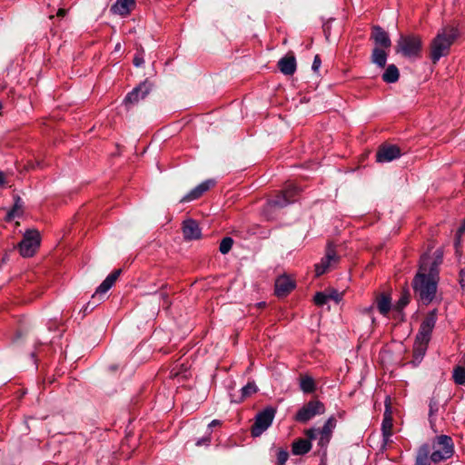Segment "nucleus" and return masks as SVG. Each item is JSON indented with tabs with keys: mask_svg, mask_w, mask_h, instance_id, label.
I'll list each match as a JSON object with an SVG mask.
<instances>
[{
	"mask_svg": "<svg viewBox=\"0 0 465 465\" xmlns=\"http://www.w3.org/2000/svg\"><path fill=\"white\" fill-rule=\"evenodd\" d=\"M442 262V253L436 251L433 256L424 253L420 257V268L413 279L415 296L423 303H430L437 292L439 266Z\"/></svg>",
	"mask_w": 465,
	"mask_h": 465,
	"instance_id": "obj_1",
	"label": "nucleus"
},
{
	"mask_svg": "<svg viewBox=\"0 0 465 465\" xmlns=\"http://www.w3.org/2000/svg\"><path fill=\"white\" fill-rule=\"evenodd\" d=\"M459 35L458 28L453 25H446L439 30L430 45V58L433 64L449 54L450 46L457 40Z\"/></svg>",
	"mask_w": 465,
	"mask_h": 465,
	"instance_id": "obj_2",
	"label": "nucleus"
},
{
	"mask_svg": "<svg viewBox=\"0 0 465 465\" xmlns=\"http://www.w3.org/2000/svg\"><path fill=\"white\" fill-rule=\"evenodd\" d=\"M423 47L422 38L419 35H401L395 45V52L409 59L421 57Z\"/></svg>",
	"mask_w": 465,
	"mask_h": 465,
	"instance_id": "obj_3",
	"label": "nucleus"
},
{
	"mask_svg": "<svg viewBox=\"0 0 465 465\" xmlns=\"http://www.w3.org/2000/svg\"><path fill=\"white\" fill-rule=\"evenodd\" d=\"M429 446L430 448L429 457L434 463L446 460L451 458L454 453L453 440L447 435L436 436Z\"/></svg>",
	"mask_w": 465,
	"mask_h": 465,
	"instance_id": "obj_4",
	"label": "nucleus"
},
{
	"mask_svg": "<svg viewBox=\"0 0 465 465\" xmlns=\"http://www.w3.org/2000/svg\"><path fill=\"white\" fill-rule=\"evenodd\" d=\"M120 274L121 270L119 269L115 270L105 278V280L97 287L94 294L92 296L93 301L86 304L84 312H86L88 310L92 311L96 306V303L104 299V296L114 284Z\"/></svg>",
	"mask_w": 465,
	"mask_h": 465,
	"instance_id": "obj_5",
	"label": "nucleus"
},
{
	"mask_svg": "<svg viewBox=\"0 0 465 465\" xmlns=\"http://www.w3.org/2000/svg\"><path fill=\"white\" fill-rule=\"evenodd\" d=\"M40 245V234L36 230H28L24 234L18 247L23 257H31Z\"/></svg>",
	"mask_w": 465,
	"mask_h": 465,
	"instance_id": "obj_6",
	"label": "nucleus"
},
{
	"mask_svg": "<svg viewBox=\"0 0 465 465\" xmlns=\"http://www.w3.org/2000/svg\"><path fill=\"white\" fill-rule=\"evenodd\" d=\"M275 412V409L268 407L256 415L254 423L251 430L253 437L260 436L271 426L274 419Z\"/></svg>",
	"mask_w": 465,
	"mask_h": 465,
	"instance_id": "obj_7",
	"label": "nucleus"
},
{
	"mask_svg": "<svg viewBox=\"0 0 465 465\" xmlns=\"http://www.w3.org/2000/svg\"><path fill=\"white\" fill-rule=\"evenodd\" d=\"M299 188L292 184L289 183L286 185L285 189L280 192L275 198L269 200L268 206L275 207V208H282L288 205L291 203L295 201V196L299 193Z\"/></svg>",
	"mask_w": 465,
	"mask_h": 465,
	"instance_id": "obj_8",
	"label": "nucleus"
},
{
	"mask_svg": "<svg viewBox=\"0 0 465 465\" xmlns=\"http://www.w3.org/2000/svg\"><path fill=\"white\" fill-rule=\"evenodd\" d=\"M325 407L319 401H311L303 405L296 413L295 420L299 422L305 423L316 415L324 413Z\"/></svg>",
	"mask_w": 465,
	"mask_h": 465,
	"instance_id": "obj_9",
	"label": "nucleus"
},
{
	"mask_svg": "<svg viewBox=\"0 0 465 465\" xmlns=\"http://www.w3.org/2000/svg\"><path fill=\"white\" fill-rule=\"evenodd\" d=\"M340 261V256L336 253L333 247L329 244L326 249L324 257L320 263L315 265V272L317 276H321L328 270L333 268Z\"/></svg>",
	"mask_w": 465,
	"mask_h": 465,
	"instance_id": "obj_10",
	"label": "nucleus"
},
{
	"mask_svg": "<svg viewBox=\"0 0 465 465\" xmlns=\"http://www.w3.org/2000/svg\"><path fill=\"white\" fill-rule=\"evenodd\" d=\"M401 156V149L397 145L384 144L379 147L376 153L378 163L391 162Z\"/></svg>",
	"mask_w": 465,
	"mask_h": 465,
	"instance_id": "obj_11",
	"label": "nucleus"
},
{
	"mask_svg": "<svg viewBox=\"0 0 465 465\" xmlns=\"http://www.w3.org/2000/svg\"><path fill=\"white\" fill-rule=\"evenodd\" d=\"M150 91V85L146 82L142 83L126 95L124 98V104L126 105L135 104L140 100L144 99Z\"/></svg>",
	"mask_w": 465,
	"mask_h": 465,
	"instance_id": "obj_12",
	"label": "nucleus"
},
{
	"mask_svg": "<svg viewBox=\"0 0 465 465\" xmlns=\"http://www.w3.org/2000/svg\"><path fill=\"white\" fill-rule=\"evenodd\" d=\"M215 185V181L213 179L206 180L190 191L185 196L181 199V203H188L199 199L205 192L210 190Z\"/></svg>",
	"mask_w": 465,
	"mask_h": 465,
	"instance_id": "obj_13",
	"label": "nucleus"
},
{
	"mask_svg": "<svg viewBox=\"0 0 465 465\" xmlns=\"http://www.w3.org/2000/svg\"><path fill=\"white\" fill-rule=\"evenodd\" d=\"M183 233L186 241L199 240L202 231L195 220L188 219L183 223Z\"/></svg>",
	"mask_w": 465,
	"mask_h": 465,
	"instance_id": "obj_14",
	"label": "nucleus"
},
{
	"mask_svg": "<svg viewBox=\"0 0 465 465\" xmlns=\"http://www.w3.org/2000/svg\"><path fill=\"white\" fill-rule=\"evenodd\" d=\"M371 38L374 41L375 47L389 48L391 45V41L388 33L379 25H374L372 27Z\"/></svg>",
	"mask_w": 465,
	"mask_h": 465,
	"instance_id": "obj_15",
	"label": "nucleus"
},
{
	"mask_svg": "<svg viewBox=\"0 0 465 465\" xmlns=\"http://www.w3.org/2000/svg\"><path fill=\"white\" fill-rule=\"evenodd\" d=\"M295 287V282L287 275H282L275 281V294L278 297L286 296Z\"/></svg>",
	"mask_w": 465,
	"mask_h": 465,
	"instance_id": "obj_16",
	"label": "nucleus"
},
{
	"mask_svg": "<svg viewBox=\"0 0 465 465\" xmlns=\"http://www.w3.org/2000/svg\"><path fill=\"white\" fill-rule=\"evenodd\" d=\"M134 6V0H116L112 5L111 11L122 16H126L131 13Z\"/></svg>",
	"mask_w": 465,
	"mask_h": 465,
	"instance_id": "obj_17",
	"label": "nucleus"
},
{
	"mask_svg": "<svg viewBox=\"0 0 465 465\" xmlns=\"http://www.w3.org/2000/svg\"><path fill=\"white\" fill-rule=\"evenodd\" d=\"M278 67L286 75L293 74L296 70L295 57L292 54L282 57L278 62Z\"/></svg>",
	"mask_w": 465,
	"mask_h": 465,
	"instance_id": "obj_18",
	"label": "nucleus"
},
{
	"mask_svg": "<svg viewBox=\"0 0 465 465\" xmlns=\"http://www.w3.org/2000/svg\"><path fill=\"white\" fill-rule=\"evenodd\" d=\"M376 306L381 314L387 316L391 309V299L389 294L381 293L376 297Z\"/></svg>",
	"mask_w": 465,
	"mask_h": 465,
	"instance_id": "obj_19",
	"label": "nucleus"
},
{
	"mask_svg": "<svg viewBox=\"0 0 465 465\" xmlns=\"http://www.w3.org/2000/svg\"><path fill=\"white\" fill-rule=\"evenodd\" d=\"M336 425V420L333 417H331L327 420L322 429L320 430L321 438L319 444L322 446L326 445L331 434L333 428Z\"/></svg>",
	"mask_w": 465,
	"mask_h": 465,
	"instance_id": "obj_20",
	"label": "nucleus"
},
{
	"mask_svg": "<svg viewBox=\"0 0 465 465\" xmlns=\"http://www.w3.org/2000/svg\"><path fill=\"white\" fill-rule=\"evenodd\" d=\"M430 448L428 443L422 444L417 451L415 465H430L431 460L429 457Z\"/></svg>",
	"mask_w": 465,
	"mask_h": 465,
	"instance_id": "obj_21",
	"label": "nucleus"
},
{
	"mask_svg": "<svg viewBox=\"0 0 465 465\" xmlns=\"http://www.w3.org/2000/svg\"><path fill=\"white\" fill-rule=\"evenodd\" d=\"M312 449V443L309 440L298 439L293 441L292 451L294 455H303L309 452Z\"/></svg>",
	"mask_w": 465,
	"mask_h": 465,
	"instance_id": "obj_22",
	"label": "nucleus"
},
{
	"mask_svg": "<svg viewBox=\"0 0 465 465\" xmlns=\"http://www.w3.org/2000/svg\"><path fill=\"white\" fill-rule=\"evenodd\" d=\"M429 342H425L422 341H419L415 339V342L413 345V361L416 363H420L423 359Z\"/></svg>",
	"mask_w": 465,
	"mask_h": 465,
	"instance_id": "obj_23",
	"label": "nucleus"
},
{
	"mask_svg": "<svg viewBox=\"0 0 465 465\" xmlns=\"http://www.w3.org/2000/svg\"><path fill=\"white\" fill-rule=\"evenodd\" d=\"M388 54L383 48L374 47L371 60L379 67L383 68L386 65Z\"/></svg>",
	"mask_w": 465,
	"mask_h": 465,
	"instance_id": "obj_24",
	"label": "nucleus"
},
{
	"mask_svg": "<svg viewBox=\"0 0 465 465\" xmlns=\"http://www.w3.org/2000/svg\"><path fill=\"white\" fill-rule=\"evenodd\" d=\"M400 76L399 70L395 64H390L382 74V80L385 83H395Z\"/></svg>",
	"mask_w": 465,
	"mask_h": 465,
	"instance_id": "obj_25",
	"label": "nucleus"
},
{
	"mask_svg": "<svg viewBox=\"0 0 465 465\" xmlns=\"http://www.w3.org/2000/svg\"><path fill=\"white\" fill-rule=\"evenodd\" d=\"M257 391V386L254 382H248L244 387L241 390V395L237 399H232V401L234 402H241L246 398L252 396Z\"/></svg>",
	"mask_w": 465,
	"mask_h": 465,
	"instance_id": "obj_26",
	"label": "nucleus"
},
{
	"mask_svg": "<svg viewBox=\"0 0 465 465\" xmlns=\"http://www.w3.org/2000/svg\"><path fill=\"white\" fill-rule=\"evenodd\" d=\"M300 387L305 393L313 392L315 390L314 380L311 376H302L301 377Z\"/></svg>",
	"mask_w": 465,
	"mask_h": 465,
	"instance_id": "obj_27",
	"label": "nucleus"
},
{
	"mask_svg": "<svg viewBox=\"0 0 465 465\" xmlns=\"http://www.w3.org/2000/svg\"><path fill=\"white\" fill-rule=\"evenodd\" d=\"M436 322H437V310H432L426 315V317L424 318V320L422 321L420 325H422L423 327H425L432 331L435 327Z\"/></svg>",
	"mask_w": 465,
	"mask_h": 465,
	"instance_id": "obj_28",
	"label": "nucleus"
},
{
	"mask_svg": "<svg viewBox=\"0 0 465 465\" xmlns=\"http://www.w3.org/2000/svg\"><path fill=\"white\" fill-rule=\"evenodd\" d=\"M391 430H392V419L390 415H387V413H385L384 419L382 421V434H383L385 441H387L390 439V437L391 436Z\"/></svg>",
	"mask_w": 465,
	"mask_h": 465,
	"instance_id": "obj_29",
	"label": "nucleus"
},
{
	"mask_svg": "<svg viewBox=\"0 0 465 465\" xmlns=\"http://www.w3.org/2000/svg\"><path fill=\"white\" fill-rule=\"evenodd\" d=\"M452 378L456 384L464 385L465 384V367H463V366L455 367L453 370Z\"/></svg>",
	"mask_w": 465,
	"mask_h": 465,
	"instance_id": "obj_30",
	"label": "nucleus"
},
{
	"mask_svg": "<svg viewBox=\"0 0 465 465\" xmlns=\"http://www.w3.org/2000/svg\"><path fill=\"white\" fill-rule=\"evenodd\" d=\"M410 299H411V294H410L409 291H403L401 298L399 299L396 305L394 306V309L397 312H401L403 308L410 302Z\"/></svg>",
	"mask_w": 465,
	"mask_h": 465,
	"instance_id": "obj_31",
	"label": "nucleus"
},
{
	"mask_svg": "<svg viewBox=\"0 0 465 465\" xmlns=\"http://www.w3.org/2000/svg\"><path fill=\"white\" fill-rule=\"evenodd\" d=\"M431 331L420 325L416 340L430 342L431 337Z\"/></svg>",
	"mask_w": 465,
	"mask_h": 465,
	"instance_id": "obj_32",
	"label": "nucleus"
},
{
	"mask_svg": "<svg viewBox=\"0 0 465 465\" xmlns=\"http://www.w3.org/2000/svg\"><path fill=\"white\" fill-rule=\"evenodd\" d=\"M21 209H22V203H21L20 198H17L13 209L10 212H8L6 219L8 221H11L15 216H19L22 213Z\"/></svg>",
	"mask_w": 465,
	"mask_h": 465,
	"instance_id": "obj_33",
	"label": "nucleus"
},
{
	"mask_svg": "<svg viewBox=\"0 0 465 465\" xmlns=\"http://www.w3.org/2000/svg\"><path fill=\"white\" fill-rule=\"evenodd\" d=\"M232 244L233 240L231 237H224L220 243L219 250L223 254H226L231 251Z\"/></svg>",
	"mask_w": 465,
	"mask_h": 465,
	"instance_id": "obj_34",
	"label": "nucleus"
},
{
	"mask_svg": "<svg viewBox=\"0 0 465 465\" xmlns=\"http://www.w3.org/2000/svg\"><path fill=\"white\" fill-rule=\"evenodd\" d=\"M329 301V296L325 292H317L314 296V302L318 306H322Z\"/></svg>",
	"mask_w": 465,
	"mask_h": 465,
	"instance_id": "obj_35",
	"label": "nucleus"
},
{
	"mask_svg": "<svg viewBox=\"0 0 465 465\" xmlns=\"http://www.w3.org/2000/svg\"><path fill=\"white\" fill-rule=\"evenodd\" d=\"M439 401L432 397L430 400L429 407H430V417H432L439 410Z\"/></svg>",
	"mask_w": 465,
	"mask_h": 465,
	"instance_id": "obj_36",
	"label": "nucleus"
},
{
	"mask_svg": "<svg viewBox=\"0 0 465 465\" xmlns=\"http://www.w3.org/2000/svg\"><path fill=\"white\" fill-rule=\"evenodd\" d=\"M289 454L285 450H279L277 454V465H284L287 461Z\"/></svg>",
	"mask_w": 465,
	"mask_h": 465,
	"instance_id": "obj_37",
	"label": "nucleus"
},
{
	"mask_svg": "<svg viewBox=\"0 0 465 465\" xmlns=\"http://www.w3.org/2000/svg\"><path fill=\"white\" fill-rule=\"evenodd\" d=\"M329 296V300H334L335 302H339L341 299L342 294L336 290H331L327 292Z\"/></svg>",
	"mask_w": 465,
	"mask_h": 465,
	"instance_id": "obj_38",
	"label": "nucleus"
},
{
	"mask_svg": "<svg viewBox=\"0 0 465 465\" xmlns=\"http://www.w3.org/2000/svg\"><path fill=\"white\" fill-rule=\"evenodd\" d=\"M211 443V434L207 435V436H204L201 439H199L197 441H196V446L198 447H201V446H209Z\"/></svg>",
	"mask_w": 465,
	"mask_h": 465,
	"instance_id": "obj_39",
	"label": "nucleus"
},
{
	"mask_svg": "<svg viewBox=\"0 0 465 465\" xmlns=\"http://www.w3.org/2000/svg\"><path fill=\"white\" fill-rule=\"evenodd\" d=\"M305 435L307 436V440L310 441L316 438L317 430L315 429H309L305 430Z\"/></svg>",
	"mask_w": 465,
	"mask_h": 465,
	"instance_id": "obj_40",
	"label": "nucleus"
},
{
	"mask_svg": "<svg viewBox=\"0 0 465 465\" xmlns=\"http://www.w3.org/2000/svg\"><path fill=\"white\" fill-rule=\"evenodd\" d=\"M321 64H322V62H321L319 55H316L314 57L313 63H312V70L314 72H317L321 66Z\"/></svg>",
	"mask_w": 465,
	"mask_h": 465,
	"instance_id": "obj_41",
	"label": "nucleus"
},
{
	"mask_svg": "<svg viewBox=\"0 0 465 465\" xmlns=\"http://www.w3.org/2000/svg\"><path fill=\"white\" fill-rule=\"evenodd\" d=\"M460 284L463 292H465V269L460 272Z\"/></svg>",
	"mask_w": 465,
	"mask_h": 465,
	"instance_id": "obj_42",
	"label": "nucleus"
},
{
	"mask_svg": "<svg viewBox=\"0 0 465 465\" xmlns=\"http://www.w3.org/2000/svg\"><path fill=\"white\" fill-rule=\"evenodd\" d=\"M133 63L135 66L139 67L144 63V61L140 54H137L134 56Z\"/></svg>",
	"mask_w": 465,
	"mask_h": 465,
	"instance_id": "obj_43",
	"label": "nucleus"
},
{
	"mask_svg": "<svg viewBox=\"0 0 465 465\" xmlns=\"http://www.w3.org/2000/svg\"><path fill=\"white\" fill-rule=\"evenodd\" d=\"M463 232H465V220L463 221L462 224L458 229L457 233L460 236Z\"/></svg>",
	"mask_w": 465,
	"mask_h": 465,
	"instance_id": "obj_44",
	"label": "nucleus"
},
{
	"mask_svg": "<svg viewBox=\"0 0 465 465\" xmlns=\"http://www.w3.org/2000/svg\"><path fill=\"white\" fill-rule=\"evenodd\" d=\"M66 14V10L65 9H63V8H60L58 11H57V16L59 17H64Z\"/></svg>",
	"mask_w": 465,
	"mask_h": 465,
	"instance_id": "obj_45",
	"label": "nucleus"
},
{
	"mask_svg": "<svg viewBox=\"0 0 465 465\" xmlns=\"http://www.w3.org/2000/svg\"><path fill=\"white\" fill-rule=\"evenodd\" d=\"M220 424H221V421L219 420H213L209 424V427H214V426H218Z\"/></svg>",
	"mask_w": 465,
	"mask_h": 465,
	"instance_id": "obj_46",
	"label": "nucleus"
},
{
	"mask_svg": "<svg viewBox=\"0 0 465 465\" xmlns=\"http://www.w3.org/2000/svg\"><path fill=\"white\" fill-rule=\"evenodd\" d=\"M5 183V175L3 173H0V185Z\"/></svg>",
	"mask_w": 465,
	"mask_h": 465,
	"instance_id": "obj_47",
	"label": "nucleus"
},
{
	"mask_svg": "<svg viewBox=\"0 0 465 465\" xmlns=\"http://www.w3.org/2000/svg\"><path fill=\"white\" fill-rule=\"evenodd\" d=\"M263 305H264V303H263V302H262V303H259V306H260V307H262Z\"/></svg>",
	"mask_w": 465,
	"mask_h": 465,
	"instance_id": "obj_48",
	"label": "nucleus"
}]
</instances>
